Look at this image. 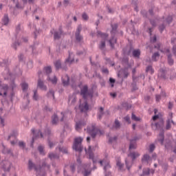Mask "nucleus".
Listing matches in <instances>:
<instances>
[{
    "mask_svg": "<svg viewBox=\"0 0 176 176\" xmlns=\"http://www.w3.org/2000/svg\"><path fill=\"white\" fill-rule=\"evenodd\" d=\"M79 109L80 112H87L89 111V103H87V100H85L84 104H80Z\"/></svg>",
    "mask_w": 176,
    "mask_h": 176,
    "instance_id": "1a4fd4ad",
    "label": "nucleus"
},
{
    "mask_svg": "<svg viewBox=\"0 0 176 176\" xmlns=\"http://www.w3.org/2000/svg\"><path fill=\"white\" fill-rule=\"evenodd\" d=\"M54 65H55L56 69H60V68H61L62 67L61 62L60 60H56L54 63Z\"/></svg>",
    "mask_w": 176,
    "mask_h": 176,
    "instance_id": "a19ab883",
    "label": "nucleus"
},
{
    "mask_svg": "<svg viewBox=\"0 0 176 176\" xmlns=\"http://www.w3.org/2000/svg\"><path fill=\"white\" fill-rule=\"evenodd\" d=\"M131 119H132V120H134L135 122H140V120H141V118L137 117V116H135V114H134V113H131Z\"/></svg>",
    "mask_w": 176,
    "mask_h": 176,
    "instance_id": "58836bf2",
    "label": "nucleus"
},
{
    "mask_svg": "<svg viewBox=\"0 0 176 176\" xmlns=\"http://www.w3.org/2000/svg\"><path fill=\"white\" fill-rule=\"evenodd\" d=\"M156 146H155L154 144H151L149 145V152L150 153H152V152H153V151H155Z\"/></svg>",
    "mask_w": 176,
    "mask_h": 176,
    "instance_id": "4d7b16f0",
    "label": "nucleus"
},
{
    "mask_svg": "<svg viewBox=\"0 0 176 176\" xmlns=\"http://www.w3.org/2000/svg\"><path fill=\"white\" fill-rule=\"evenodd\" d=\"M98 36H101L102 38H107L108 36H107L106 34L102 33L101 31H97Z\"/></svg>",
    "mask_w": 176,
    "mask_h": 176,
    "instance_id": "5fc2aeb1",
    "label": "nucleus"
},
{
    "mask_svg": "<svg viewBox=\"0 0 176 176\" xmlns=\"http://www.w3.org/2000/svg\"><path fill=\"white\" fill-rule=\"evenodd\" d=\"M10 87L12 89V91L14 90L16 87H17V85L14 82V80H12L11 84H10Z\"/></svg>",
    "mask_w": 176,
    "mask_h": 176,
    "instance_id": "bf43d9fd",
    "label": "nucleus"
},
{
    "mask_svg": "<svg viewBox=\"0 0 176 176\" xmlns=\"http://www.w3.org/2000/svg\"><path fill=\"white\" fill-rule=\"evenodd\" d=\"M72 100V101H71ZM69 101H71V105H75V102H76V96L69 97Z\"/></svg>",
    "mask_w": 176,
    "mask_h": 176,
    "instance_id": "de8ad7c7",
    "label": "nucleus"
},
{
    "mask_svg": "<svg viewBox=\"0 0 176 176\" xmlns=\"http://www.w3.org/2000/svg\"><path fill=\"white\" fill-rule=\"evenodd\" d=\"M103 116H104V109L103 107H100L99 109V113H98V119L101 120V119H102Z\"/></svg>",
    "mask_w": 176,
    "mask_h": 176,
    "instance_id": "c85d7f7f",
    "label": "nucleus"
},
{
    "mask_svg": "<svg viewBox=\"0 0 176 176\" xmlns=\"http://www.w3.org/2000/svg\"><path fill=\"white\" fill-rule=\"evenodd\" d=\"M28 170H30V171L33 168L37 173H38V171H42V166L39 165V167L38 168V166H36V165H35V164H34V162H32V160H29V161H28Z\"/></svg>",
    "mask_w": 176,
    "mask_h": 176,
    "instance_id": "423d86ee",
    "label": "nucleus"
},
{
    "mask_svg": "<svg viewBox=\"0 0 176 176\" xmlns=\"http://www.w3.org/2000/svg\"><path fill=\"white\" fill-rule=\"evenodd\" d=\"M34 95H33V100L35 101H38L39 95H38V91L37 90H34Z\"/></svg>",
    "mask_w": 176,
    "mask_h": 176,
    "instance_id": "37998d69",
    "label": "nucleus"
},
{
    "mask_svg": "<svg viewBox=\"0 0 176 176\" xmlns=\"http://www.w3.org/2000/svg\"><path fill=\"white\" fill-rule=\"evenodd\" d=\"M58 123V116H57V114H54L52 116V124H53V126H57Z\"/></svg>",
    "mask_w": 176,
    "mask_h": 176,
    "instance_id": "a211bd4d",
    "label": "nucleus"
},
{
    "mask_svg": "<svg viewBox=\"0 0 176 176\" xmlns=\"http://www.w3.org/2000/svg\"><path fill=\"white\" fill-rule=\"evenodd\" d=\"M62 82L64 86H68L69 85V76L65 75L64 77H62Z\"/></svg>",
    "mask_w": 176,
    "mask_h": 176,
    "instance_id": "6ab92c4d",
    "label": "nucleus"
},
{
    "mask_svg": "<svg viewBox=\"0 0 176 176\" xmlns=\"http://www.w3.org/2000/svg\"><path fill=\"white\" fill-rule=\"evenodd\" d=\"M82 141L83 139L80 137L75 138L72 146L74 151H76V152H78V153H82V152H83V146H82Z\"/></svg>",
    "mask_w": 176,
    "mask_h": 176,
    "instance_id": "7ed1b4c3",
    "label": "nucleus"
},
{
    "mask_svg": "<svg viewBox=\"0 0 176 176\" xmlns=\"http://www.w3.org/2000/svg\"><path fill=\"white\" fill-rule=\"evenodd\" d=\"M164 146L166 149H170L171 148V141L170 140H166Z\"/></svg>",
    "mask_w": 176,
    "mask_h": 176,
    "instance_id": "72a5a7b5",
    "label": "nucleus"
},
{
    "mask_svg": "<svg viewBox=\"0 0 176 176\" xmlns=\"http://www.w3.org/2000/svg\"><path fill=\"white\" fill-rule=\"evenodd\" d=\"M37 87H38V89H41V90H44L45 91L47 90V87L45 85V82H43V80H42L41 78L38 79Z\"/></svg>",
    "mask_w": 176,
    "mask_h": 176,
    "instance_id": "9d476101",
    "label": "nucleus"
},
{
    "mask_svg": "<svg viewBox=\"0 0 176 176\" xmlns=\"http://www.w3.org/2000/svg\"><path fill=\"white\" fill-rule=\"evenodd\" d=\"M105 47V41H101L99 45V49L102 51V53H103V54H105V51L107 50Z\"/></svg>",
    "mask_w": 176,
    "mask_h": 176,
    "instance_id": "aec40b11",
    "label": "nucleus"
},
{
    "mask_svg": "<svg viewBox=\"0 0 176 176\" xmlns=\"http://www.w3.org/2000/svg\"><path fill=\"white\" fill-rule=\"evenodd\" d=\"M19 148H22V149H24V148H25V143H24V142H19Z\"/></svg>",
    "mask_w": 176,
    "mask_h": 176,
    "instance_id": "0e129e2a",
    "label": "nucleus"
},
{
    "mask_svg": "<svg viewBox=\"0 0 176 176\" xmlns=\"http://www.w3.org/2000/svg\"><path fill=\"white\" fill-rule=\"evenodd\" d=\"M83 126H86V122L85 121H78L76 123V130L78 131L83 127Z\"/></svg>",
    "mask_w": 176,
    "mask_h": 176,
    "instance_id": "2eb2a0df",
    "label": "nucleus"
},
{
    "mask_svg": "<svg viewBox=\"0 0 176 176\" xmlns=\"http://www.w3.org/2000/svg\"><path fill=\"white\" fill-rule=\"evenodd\" d=\"M167 57H168V64L170 66L174 65V59H173V54H168Z\"/></svg>",
    "mask_w": 176,
    "mask_h": 176,
    "instance_id": "bb28decb",
    "label": "nucleus"
},
{
    "mask_svg": "<svg viewBox=\"0 0 176 176\" xmlns=\"http://www.w3.org/2000/svg\"><path fill=\"white\" fill-rule=\"evenodd\" d=\"M113 129L116 130H119L120 129V127H122V124H120V122L119 120L116 119L114 121V125L113 126Z\"/></svg>",
    "mask_w": 176,
    "mask_h": 176,
    "instance_id": "5701e85b",
    "label": "nucleus"
},
{
    "mask_svg": "<svg viewBox=\"0 0 176 176\" xmlns=\"http://www.w3.org/2000/svg\"><path fill=\"white\" fill-rule=\"evenodd\" d=\"M132 56L135 58H140V56H141V51L140 50H133L132 52Z\"/></svg>",
    "mask_w": 176,
    "mask_h": 176,
    "instance_id": "4be33fe9",
    "label": "nucleus"
},
{
    "mask_svg": "<svg viewBox=\"0 0 176 176\" xmlns=\"http://www.w3.org/2000/svg\"><path fill=\"white\" fill-rule=\"evenodd\" d=\"M2 24H3V25H8L9 24V16L6 14H4L2 19Z\"/></svg>",
    "mask_w": 176,
    "mask_h": 176,
    "instance_id": "a878e982",
    "label": "nucleus"
},
{
    "mask_svg": "<svg viewBox=\"0 0 176 176\" xmlns=\"http://www.w3.org/2000/svg\"><path fill=\"white\" fill-rule=\"evenodd\" d=\"M3 153H6L7 155H12V149L8 148H4L3 150Z\"/></svg>",
    "mask_w": 176,
    "mask_h": 176,
    "instance_id": "09e8293b",
    "label": "nucleus"
},
{
    "mask_svg": "<svg viewBox=\"0 0 176 176\" xmlns=\"http://www.w3.org/2000/svg\"><path fill=\"white\" fill-rule=\"evenodd\" d=\"M122 105L123 108H126V109H130L131 108V105L127 102H123Z\"/></svg>",
    "mask_w": 176,
    "mask_h": 176,
    "instance_id": "6e6d98bb",
    "label": "nucleus"
},
{
    "mask_svg": "<svg viewBox=\"0 0 176 176\" xmlns=\"http://www.w3.org/2000/svg\"><path fill=\"white\" fill-rule=\"evenodd\" d=\"M70 169H71L72 173H75V171L76 170L75 164H72L70 165Z\"/></svg>",
    "mask_w": 176,
    "mask_h": 176,
    "instance_id": "69168bd1",
    "label": "nucleus"
},
{
    "mask_svg": "<svg viewBox=\"0 0 176 176\" xmlns=\"http://www.w3.org/2000/svg\"><path fill=\"white\" fill-rule=\"evenodd\" d=\"M19 46H20V42L19 41H15L12 45L14 50H17V47H19Z\"/></svg>",
    "mask_w": 176,
    "mask_h": 176,
    "instance_id": "3c124183",
    "label": "nucleus"
},
{
    "mask_svg": "<svg viewBox=\"0 0 176 176\" xmlns=\"http://www.w3.org/2000/svg\"><path fill=\"white\" fill-rule=\"evenodd\" d=\"M151 174V170L149 168H144L142 174L140 176L149 175Z\"/></svg>",
    "mask_w": 176,
    "mask_h": 176,
    "instance_id": "2f4dec72",
    "label": "nucleus"
},
{
    "mask_svg": "<svg viewBox=\"0 0 176 176\" xmlns=\"http://www.w3.org/2000/svg\"><path fill=\"white\" fill-rule=\"evenodd\" d=\"M17 137V131H16V129H14L12 131L10 134L8 135L7 138V141H10L11 138H16Z\"/></svg>",
    "mask_w": 176,
    "mask_h": 176,
    "instance_id": "412c9836",
    "label": "nucleus"
},
{
    "mask_svg": "<svg viewBox=\"0 0 176 176\" xmlns=\"http://www.w3.org/2000/svg\"><path fill=\"white\" fill-rule=\"evenodd\" d=\"M38 45H39V42L36 41V42L34 43L33 45L30 46L33 54H35V49H36V47Z\"/></svg>",
    "mask_w": 176,
    "mask_h": 176,
    "instance_id": "7c9ffc66",
    "label": "nucleus"
},
{
    "mask_svg": "<svg viewBox=\"0 0 176 176\" xmlns=\"http://www.w3.org/2000/svg\"><path fill=\"white\" fill-rule=\"evenodd\" d=\"M90 174H91V170H89L87 169H85L84 176H89V175H90Z\"/></svg>",
    "mask_w": 176,
    "mask_h": 176,
    "instance_id": "774afa93",
    "label": "nucleus"
},
{
    "mask_svg": "<svg viewBox=\"0 0 176 176\" xmlns=\"http://www.w3.org/2000/svg\"><path fill=\"white\" fill-rule=\"evenodd\" d=\"M165 28H166V26L164 25V24H162L159 26V30L161 34L163 32V31H164Z\"/></svg>",
    "mask_w": 176,
    "mask_h": 176,
    "instance_id": "338daca9",
    "label": "nucleus"
},
{
    "mask_svg": "<svg viewBox=\"0 0 176 176\" xmlns=\"http://www.w3.org/2000/svg\"><path fill=\"white\" fill-rule=\"evenodd\" d=\"M44 132L45 135H49V137H50V135H52V131L50 130V129H49V127H46L44 129Z\"/></svg>",
    "mask_w": 176,
    "mask_h": 176,
    "instance_id": "c03bdc74",
    "label": "nucleus"
},
{
    "mask_svg": "<svg viewBox=\"0 0 176 176\" xmlns=\"http://www.w3.org/2000/svg\"><path fill=\"white\" fill-rule=\"evenodd\" d=\"M21 86L23 91H27L28 90V83L23 82L21 83Z\"/></svg>",
    "mask_w": 176,
    "mask_h": 176,
    "instance_id": "c756f323",
    "label": "nucleus"
},
{
    "mask_svg": "<svg viewBox=\"0 0 176 176\" xmlns=\"http://www.w3.org/2000/svg\"><path fill=\"white\" fill-rule=\"evenodd\" d=\"M82 31V25H79L77 28V30L76 31L75 35H79L80 34V32Z\"/></svg>",
    "mask_w": 176,
    "mask_h": 176,
    "instance_id": "864d4df0",
    "label": "nucleus"
},
{
    "mask_svg": "<svg viewBox=\"0 0 176 176\" xmlns=\"http://www.w3.org/2000/svg\"><path fill=\"white\" fill-rule=\"evenodd\" d=\"M125 166L129 171H130V169L131 168V162H130L129 160H127V158L125 159Z\"/></svg>",
    "mask_w": 176,
    "mask_h": 176,
    "instance_id": "e433bc0d",
    "label": "nucleus"
},
{
    "mask_svg": "<svg viewBox=\"0 0 176 176\" xmlns=\"http://www.w3.org/2000/svg\"><path fill=\"white\" fill-rule=\"evenodd\" d=\"M132 91H135L138 90V87H137V82H133L131 83Z\"/></svg>",
    "mask_w": 176,
    "mask_h": 176,
    "instance_id": "79ce46f5",
    "label": "nucleus"
},
{
    "mask_svg": "<svg viewBox=\"0 0 176 176\" xmlns=\"http://www.w3.org/2000/svg\"><path fill=\"white\" fill-rule=\"evenodd\" d=\"M48 157L51 160H53V159H58V155L56 153H50L48 155Z\"/></svg>",
    "mask_w": 176,
    "mask_h": 176,
    "instance_id": "473e14b6",
    "label": "nucleus"
},
{
    "mask_svg": "<svg viewBox=\"0 0 176 176\" xmlns=\"http://www.w3.org/2000/svg\"><path fill=\"white\" fill-rule=\"evenodd\" d=\"M43 72L44 74H46V75L49 78V75L52 74V67L51 66H47L43 68Z\"/></svg>",
    "mask_w": 176,
    "mask_h": 176,
    "instance_id": "b1692460",
    "label": "nucleus"
},
{
    "mask_svg": "<svg viewBox=\"0 0 176 176\" xmlns=\"http://www.w3.org/2000/svg\"><path fill=\"white\" fill-rule=\"evenodd\" d=\"M140 155L138 153V152H130L128 154V157H131L132 160V162H134L137 157H140Z\"/></svg>",
    "mask_w": 176,
    "mask_h": 176,
    "instance_id": "4468645a",
    "label": "nucleus"
},
{
    "mask_svg": "<svg viewBox=\"0 0 176 176\" xmlns=\"http://www.w3.org/2000/svg\"><path fill=\"white\" fill-rule=\"evenodd\" d=\"M151 156H149V155L148 154H144L143 155V157L142 158V162L143 163H146V164H148L149 163V161L151 160Z\"/></svg>",
    "mask_w": 176,
    "mask_h": 176,
    "instance_id": "f3484780",
    "label": "nucleus"
},
{
    "mask_svg": "<svg viewBox=\"0 0 176 176\" xmlns=\"http://www.w3.org/2000/svg\"><path fill=\"white\" fill-rule=\"evenodd\" d=\"M160 77H161L162 79L166 80L167 77L166 76V70L163 68L160 69Z\"/></svg>",
    "mask_w": 176,
    "mask_h": 176,
    "instance_id": "393cba45",
    "label": "nucleus"
},
{
    "mask_svg": "<svg viewBox=\"0 0 176 176\" xmlns=\"http://www.w3.org/2000/svg\"><path fill=\"white\" fill-rule=\"evenodd\" d=\"M87 131L88 134H90L92 138H96L98 133H100V135L102 134V131L98 129H96V126L94 125H92L91 126H87Z\"/></svg>",
    "mask_w": 176,
    "mask_h": 176,
    "instance_id": "39448f33",
    "label": "nucleus"
},
{
    "mask_svg": "<svg viewBox=\"0 0 176 176\" xmlns=\"http://www.w3.org/2000/svg\"><path fill=\"white\" fill-rule=\"evenodd\" d=\"M116 166L117 167H118V170L120 171H123V167H124V164H122L120 157H117L116 158Z\"/></svg>",
    "mask_w": 176,
    "mask_h": 176,
    "instance_id": "f8f14e48",
    "label": "nucleus"
},
{
    "mask_svg": "<svg viewBox=\"0 0 176 176\" xmlns=\"http://www.w3.org/2000/svg\"><path fill=\"white\" fill-rule=\"evenodd\" d=\"M38 151L41 153V155H45V151H43V146H39L38 147Z\"/></svg>",
    "mask_w": 176,
    "mask_h": 176,
    "instance_id": "052dcab7",
    "label": "nucleus"
},
{
    "mask_svg": "<svg viewBox=\"0 0 176 176\" xmlns=\"http://www.w3.org/2000/svg\"><path fill=\"white\" fill-rule=\"evenodd\" d=\"M80 96H82L83 100H87L88 97H90V98H93V92L89 91V87L87 86V85H84L80 89Z\"/></svg>",
    "mask_w": 176,
    "mask_h": 176,
    "instance_id": "20e7f679",
    "label": "nucleus"
},
{
    "mask_svg": "<svg viewBox=\"0 0 176 176\" xmlns=\"http://www.w3.org/2000/svg\"><path fill=\"white\" fill-rule=\"evenodd\" d=\"M166 23H168V24H170L173 21V16H168L167 18L166 19Z\"/></svg>",
    "mask_w": 176,
    "mask_h": 176,
    "instance_id": "e2e57ef3",
    "label": "nucleus"
},
{
    "mask_svg": "<svg viewBox=\"0 0 176 176\" xmlns=\"http://www.w3.org/2000/svg\"><path fill=\"white\" fill-rule=\"evenodd\" d=\"M122 71L124 72V78L126 79V78H128L129 76V72H127L126 69H121L120 72H118V76L120 78V73L122 72Z\"/></svg>",
    "mask_w": 176,
    "mask_h": 176,
    "instance_id": "cd10ccee",
    "label": "nucleus"
},
{
    "mask_svg": "<svg viewBox=\"0 0 176 176\" xmlns=\"http://www.w3.org/2000/svg\"><path fill=\"white\" fill-rule=\"evenodd\" d=\"M111 164H109V162H104V173L105 175H109V174H111V172L108 171V170H109V168H111Z\"/></svg>",
    "mask_w": 176,
    "mask_h": 176,
    "instance_id": "dca6fc26",
    "label": "nucleus"
},
{
    "mask_svg": "<svg viewBox=\"0 0 176 176\" xmlns=\"http://www.w3.org/2000/svg\"><path fill=\"white\" fill-rule=\"evenodd\" d=\"M138 140V137L137 136H135L133 139L130 140L129 151H131V149H137Z\"/></svg>",
    "mask_w": 176,
    "mask_h": 176,
    "instance_id": "6e6552de",
    "label": "nucleus"
},
{
    "mask_svg": "<svg viewBox=\"0 0 176 176\" xmlns=\"http://www.w3.org/2000/svg\"><path fill=\"white\" fill-rule=\"evenodd\" d=\"M153 130H160L161 133L159 134L160 138L158 139L159 142L161 145H164V120L163 118L160 119L159 122L151 124Z\"/></svg>",
    "mask_w": 176,
    "mask_h": 176,
    "instance_id": "f257e3e1",
    "label": "nucleus"
},
{
    "mask_svg": "<svg viewBox=\"0 0 176 176\" xmlns=\"http://www.w3.org/2000/svg\"><path fill=\"white\" fill-rule=\"evenodd\" d=\"M134 50V48L131 46L129 47L123 48L122 52L124 56H130L131 53H133V51Z\"/></svg>",
    "mask_w": 176,
    "mask_h": 176,
    "instance_id": "ddd939ff",
    "label": "nucleus"
},
{
    "mask_svg": "<svg viewBox=\"0 0 176 176\" xmlns=\"http://www.w3.org/2000/svg\"><path fill=\"white\" fill-rule=\"evenodd\" d=\"M146 72H150V74H154L155 72V70H153V68L152 67L151 65H148L146 67Z\"/></svg>",
    "mask_w": 176,
    "mask_h": 176,
    "instance_id": "4c0bfd02",
    "label": "nucleus"
},
{
    "mask_svg": "<svg viewBox=\"0 0 176 176\" xmlns=\"http://www.w3.org/2000/svg\"><path fill=\"white\" fill-rule=\"evenodd\" d=\"M15 6H16V9H21V10H23V9H24V6L19 3L18 1L16 2Z\"/></svg>",
    "mask_w": 176,
    "mask_h": 176,
    "instance_id": "13d9d810",
    "label": "nucleus"
},
{
    "mask_svg": "<svg viewBox=\"0 0 176 176\" xmlns=\"http://www.w3.org/2000/svg\"><path fill=\"white\" fill-rule=\"evenodd\" d=\"M159 57H160V54H159V52H155L152 56L153 61H157L156 58H159Z\"/></svg>",
    "mask_w": 176,
    "mask_h": 176,
    "instance_id": "c9c22d12",
    "label": "nucleus"
},
{
    "mask_svg": "<svg viewBox=\"0 0 176 176\" xmlns=\"http://www.w3.org/2000/svg\"><path fill=\"white\" fill-rule=\"evenodd\" d=\"M88 153H89V159H91V160H93L94 159V154L91 151V146H89L88 148Z\"/></svg>",
    "mask_w": 176,
    "mask_h": 176,
    "instance_id": "f704fd0d",
    "label": "nucleus"
},
{
    "mask_svg": "<svg viewBox=\"0 0 176 176\" xmlns=\"http://www.w3.org/2000/svg\"><path fill=\"white\" fill-rule=\"evenodd\" d=\"M119 25L117 23L111 24V38L109 40V43L111 49H115V44L118 42V40L115 38V35H116L118 32V28Z\"/></svg>",
    "mask_w": 176,
    "mask_h": 176,
    "instance_id": "f03ea898",
    "label": "nucleus"
},
{
    "mask_svg": "<svg viewBox=\"0 0 176 176\" xmlns=\"http://www.w3.org/2000/svg\"><path fill=\"white\" fill-rule=\"evenodd\" d=\"M74 61H75V59L71 58V53H69V57L65 59V65H63L62 67L60 68H62V69H64V71H67V69H68V67H67V65H71L72 63H74Z\"/></svg>",
    "mask_w": 176,
    "mask_h": 176,
    "instance_id": "0eeeda50",
    "label": "nucleus"
},
{
    "mask_svg": "<svg viewBox=\"0 0 176 176\" xmlns=\"http://www.w3.org/2000/svg\"><path fill=\"white\" fill-rule=\"evenodd\" d=\"M58 149L60 152H62V153H65L66 155H68V149L67 148L59 146Z\"/></svg>",
    "mask_w": 176,
    "mask_h": 176,
    "instance_id": "ea45409f",
    "label": "nucleus"
},
{
    "mask_svg": "<svg viewBox=\"0 0 176 176\" xmlns=\"http://www.w3.org/2000/svg\"><path fill=\"white\" fill-rule=\"evenodd\" d=\"M76 36V41H77L78 43L82 42L83 41V36L80 34H75Z\"/></svg>",
    "mask_w": 176,
    "mask_h": 176,
    "instance_id": "a18cd8bd",
    "label": "nucleus"
},
{
    "mask_svg": "<svg viewBox=\"0 0 176 176\" xmlns=\"http://www.w3.org/2000/svg\"><path fill=\"white\" fill-rule=\"evenodd\" d=\"M138 0H132V5H134V10L135 12H138V6H137V1Z\"/></svg>",
    "mask_w": 176,
    "mask_h": 176,
    "instance_id": "603ef678",
    "label": "nucleus"
},
{
    "mask_svg": "<svg viewBox=\"0 0 176 176\" xmlns=\"http://www.w3.org/2000/svg\"><path fill=\"white\" fill-rule=\"evenodd\" d=\"M12 168V164H9V165H8V167H6V165H4L3 166V171H5V172H8V173H9V171H10V169Z\"/></svg>",
    "mask_w": 176,
    "mask_h": 176,
    "instance_id": "49530a36",
    "label": "nucleus"
},
{
    "mask_svg": "<svg viewBox=\"0 0 176 176\" xmlns=\"http://www.w3.org/2000/svg\"><path fill=\"white\" fill-rule=\"evenodd\" d=\"M61 35H63V28H59L58 32L55 31L54 32V41H58L61 38Z\"/></svg>",
    "mask_w": 176,
    "mask_h": 176,
    "instance_id": "9b49d317",
    "label": "nucleus"
},
{
    "mask_svg": "<svg viewBox=\"0 0 176 176\" xmlns=\"http://www.w3.org/2000/svg\"><path fill=\"white\" fill-rule=\"evenodd\" d=\"M117 140H118V137H116V136H114L113 138L110 137L109 138V144H112L113 141H116Z\"/></svg>",
    "mask_w": 176,
    "mask_h": 176,
    "instance_id": "680f3d73",
    "label": "nucleus"
},
{
    "mask_svg": "<svg viewBox=\"0 0 176 176\" xmlns=\"http://www.w3.org/2000/svg\"><path fill=\"white\" fill-rule=\"evenodd\" d=\"M171 129V120L170 119L166 121V130H170Z\"/></svg>",
    "mask_w": 176,
    "mask_h": 176,
    "instance_id": "8fccbe9b",
    "label": "nucleus"
}]
</instances>
